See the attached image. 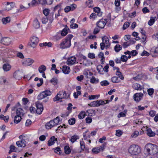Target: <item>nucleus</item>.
Here are the masks:
<instances>
[{
    "instance_id": "nucleus-25",
    "label": "nucleus",
    "mask_w": 158,
    "mask_h": 158,
    "mask_svg": "<svg viewBox=\"0 0 158 158\" xmlns=\"http://www.w3.org/2000/svg\"><path fill=\"white\" fill-rule=\"evenodd\" d=\"M33 26L35 28H38L40 27V25L38 19H35L33 21Z\"/></svg>"
},
{
    "instance_id": "nucleus-34",
    "label": "nucleus",
    "mask_w": 158,
    "mask_h": 158,
    "mask_svg": "<svg viewBox=\"0 0 158 158\" xmlns=\"http://www.w3.org/2000/svg\"><path fill=\"white\" fill-rule=\"evenodd\" d=\"M2 21L3 23L6 24L9 23L10 21V17H6L3 18L2 19Z\"/></svg>"
},
{
    "instance_id": "nucleus-30",
    "label": "nucleus",
    "mask_w": 158,
    "mask_h": 158,
    "mask_svg": "<svg viewBox=\"0 0 158 158\" xmlns=\"http://www.w3.org/2000/svg\"><path fill=\"white\" fill-rule=\"evenodd\" d=\"M20 116L15 115L14 117V122L16 124L19 123L21 121L22 118Z\"/></svg>"
},
{
    "instance_id": "nucleus-53",
    "label": "nucleus",
    "mask_w": 158,
    "mask_h": 158,
    "mask_svg": "<svg viewBox=\"0 0 158 158\" xmlns=\"http://www.w3.org/2000/svg\"><path fill=\"white\" fill-rule=\"evenodd\" d=\"M50 10L48 9H45L43 10V13L44 15L47 16L49 14Z\"/></svg>"
},
{
    "instance_id": "nucleus-35",
    "label": "nucleus",
    "mask_w": 158,
    "mask_h": 158,
    "mask_svg": "<svg viewBox=\"0 0 158 158\" xmlns=\"http://www.w3.org/2000/svg\"><path fill=\"white\" fill-rule=\"evenodd\" d=\"M93 1L92 0H88L86 2V6L89 8H91L93 6Z\"/></svg>"
},
{
    "instance_id": "nucleus-52",
    "label": "nucleus",
    "mask_w": 158,
    "mask_h": 158,
    "mask_svg": "<svg viewBox=\"0 0 158 158\" xmlns=\"http://www.w3.org/2000/svg\"><path fill=\"white\" fill-rule=\"evenodd\" d=\"M109 83L106 80H104L100 82L101 85L102 86H105L109 85Z\"/></svg>"
},
{
    "instance_id": "nucleus-27",
    "label": "nucleus",
    "mask_w": 158,
    "mask_h": 158,
    "mask_svg": "<svg viewBox=\"0 0 158 158\" xmlns=\"http://www.w3.org/2000/svg\"><path fill=\"white\" fill-rule=\"evenodd\" d=\"M53 0H38L39 3L41 2L43 4L50 5L52 4Z\"/></svg>"
},
{
    "instance_id": "nucleus-10",
    "label": "nucleus",
    "mask_w": 158,
    "mask_h": 158,
    "mask_svg": "<svg viewBox=\"0 0 158 158\" xmlns=\"http://www.w3.org/2000/svg\"><path fill=\"white\" fill-rule=\"evenodd\" d=\"M143 95L141 93H136L134 95V99L136 102H139L141 100Z\"/></svg>"
},
{
    "instance_id": "nucleus-49",
    "label": "nucleus",
    "mask_w": 158,
    "mask_h": 158,
    "mask_svg": "<svg viewBox=\"0 0 158 158\" xmlns=\"http://www.w3.org/2000/svg\"><path fill=\"white\" fill-rule=\"evenodd\" d=\"M53 149L55 150V153L59 155L60 154L61 150L59 147H57L56 148H53Z\"/></svg>"
},
{
    "instance_id": "nucleus-6",
    "label": "nucleus",
    "mask_w": 158,
    "mask_h": 158,
    "mask_svg": "<svg viewBox=\"0 0 158 158\" xmlns=\"http://www.w3.org/2000/svg\"><path fill=\"white\" fill-rule=\"evenodd\" d=\"M20 106L19 103L18 102L17 105L12 108V110H15L16 109V115L22 117L23 116L24 113L23 110L20 107Z\"/></svg>"
},
{
    "instance_id": "nucleus-9",
    "label": "nucleus",
    "mask_w": 158,
    "mask_h": 158,
    "mask_svg": "<svg viewBox=\"0 0 158 158\" xmlns=\"http://www.w3.org/2000/svg\"><path fill=\"white\" fill-rule=\"evenodd\" d=\"M34 60L31 58H25L22 61V64L23 66H27L31 65L34 62Z\"/></svg>"
},
{
    "instance_id": "nucleus-51",
    "label": "nucleus",
    "mask_w": 158,
    "mask_h": 158,
    "mask_svg": "<svg viewBox=\"0 0 158 158\" xmlns=\"http://www.w3.org/2000/svg\"><path fill=\"white\" fill-rule=\"evenodd\" d=\"M75 119L73 118H72L68 120V122L69 124L72 125L75 123Z\"/></svg>"
},
{
    "instance_id": "nucleus-26",
    "label": "nucleus",
    "mask_w": 158,
    "mask_h": 158,
    "mask_svg": "<svg viewBox=\"0 0 158 158\" xmlns=\"http://www.w3.org/2000/svg\"><path fill=\"white\" fill-rule=\"evenodd\" d=\"M116 75L118 76L119 78L121 80H123L124 77L122 74V73L119 71V69L118 68H116Z\"/></svg>"
},
{
    "instance_id": "nucleus-44",
    "label": "nucleus",
    "mask_w": 158,
    "mask_h": 158,
    "mask_svg": "<svg viewBox=\"0 0 158 158\" xmlns=\"http://www.w3.org/2000/svg\"><path fill=\"white\" fill-rule=\"evenodd\" d=\"M111 81L113 83H117L119 82L120 80L119 79L118 77L114 76L112 78Z\"/></svg>"
},
{
    "instance_id": "nucleus-62",
    "label": "nucleus",
    "mask_w": 158,
    "mask_h": 158,
    "mask_svg": "<svg viewBox=\"0 0 158 158\" xmlns=\"http://www.w3.org/2000/svg\"><path fill=\"white\" fill-rule=\"evenodd\" d=\"M88 57L91 59H94L95 58V54L93 53H89L88 55Z\"/></svg>"
},
{
    "instance_id": "nucleus-33",
    "label": "nucleus",
    "mask_w": 158,
    "mask_h": 158,
    "mask_svg": "<svg viewBox=\"0 0 158 158\" xmlns=\"http://www.w3.org/2000/svg\"><path fill=\"white\" fill-rule=\"evenodd\" d=\"M54 14V12L51 13L47 18L48 20L49 21V23H52L53 20Z\"/></svg>"
},
{
    "instance_id": "nucleus-64",
    "label": "nucleus",
    "mask_w": 158,
    "mask_h": 158,
    "mask_svg": "<svg viewBox=\"0 0 158 158\" xmlns=\"http://www.w3.org/2000/svg\"><path fill=\"white\" fill-rule=\"evenodd\" d=\"M100 31V29L98 28V27H96L94 29L93 33L95 35L96 34L99 32Z\"/></svg>"
},
{
    "instance_id": "nucleus-13",
    "label": "nucleus",
    "mask_w": 158,
    "mask_h": 158,
    "mask_svg": "<svg viewBox=\"0 0 158 158\" xmlns=\"http://www.w3.org/2000/svg\"><path fill=\"white\" fill-rule=\"evenodd\" d=\"M106 23V21L105 19H100L97 23L96 25L100 28H104Z\"/></svg>"
},
{
    "instance_id": "nucleus-29",
    "label": "nucleus",
    "mask_w": 158,
    "mask_h": 158,
    "mask_svg": "<svg viewBox=\"0 0 158 158\" xmlns=\"http://www.w3.org/2000/svg\"><path fill=\"white\" fill-rule=\"evenodd\" d=\"M3 69L5 71H9L11 69V66L9 64H5L3 65Z\"/></svg>"
},
{
    "instance_id": "nucleus-11",
    "label": "nucleus",
    "mask_w": 158,
    "mask_h": 158,
    "mask_svg": "<svg viewBox=\"0 0 158 158\" xmlns=\"http://www.w3.org/2000/svg\"><path fill=\"white\" fill-rule=\"evenodd\" d=\"M36 113L39 114H40L42 113V112L43 110V107L42 104L40 103H36Z\"/></svg>"
},
{
    "instance_id": "nucleus-28",
    "label": "nucleus",
    "mask_w": 158,
    "mask_h": 158,
    "mask_svg": "<svg viewBox=\"0 0 158 158\" xmlns=\"http://www.w3.org/2000/svg\"><path fill=\"white\" fill-rule=\"evenodd\" d=\"M97 69L98 72L100 74H104V69L102 66L100 65L97 66Z\"/></svg>"
},
{
    "instance_id": "nucleus-61",
    "label": "nucleus",
    "mask_w": 158,
    "mask_h": 158,
    "mask_svg": "<svg viewBox=\"0 0 158 158\" xmlns=\"http://www.w3.org/2000/svg\"><path fill=\"white\" fill-rule=\"evenodd\" d=\"M130 45V44L129 43V42L128 41H127L125 42H124L123 44V48H125L127 47L128 46H129Z\"/></svg>"
},
{
    "instance_id": "nucleus-3",
    "label": "nucleus",
    "mask_w": 158,
    "mask_h": 158,
    "mask_svg": "<svg viewBox=\"0 0 158 158\" xmlns=\"http://www.w3.org/2000/svg\"><path fill=\"white\" fill-rule=\"evenodd\" d=\"M128 152L132 157L136 158L140 153L141 149L138 146L132 145L130 146Z\"/></svg>"
},
{
    "instance_id": "nucleus-58",
    "label": "nucleus",
    "mask_w": 158,
    "mask_h": 158,
    "mask_svg": "<svg viewBox=\"0 0 158 158\" xmlns=\"http://www.w3.org/2000/svg\"><path fill=\"white\" fill-rule=\"evenodd\" d=\"M123 132L120 130H118L116 131V135L118 136L119 137L122 135Z\"/></svg>"
},
{
    "instance_id": "nucleus-7",
    "label": "nucleus",
    "mask_w": 158,
    "mask_h": 158,
    "mask_svg": "<svg viewBox=\"0 0 158 158\" xmlns=\"http://www.w3.org/2000/svg\"><path fill=\"white\" fill-rule=\"evenodd\" d=\"M51 94V92L49 90H46L40 93L37 96V98L39 100H41Z\"/></svg>"
},
{
    "instance_id": "nucleus-42",
    "label": "nucleus",
    "mask_w": 158,
    "mask_h": 158,
    "mask_svg": "<svg viewBox=\"0 0 158 158\" xmlns=\"http://www.w3.org/2000/svg\"><path fill=\"white\" fill-rule=\"evenodd\" d=\"M21 73L19 72H15L14 74V77L16 79L19 80L22 77V76H20Z\"/></svg>"
},
{
    "instance_id": "nucleus-39",
    "label": "nucleus",
    "mask_w": 158,
    "mask_h": 158,
    "mask_svg": "<svg viewBox=\"0 0 158 158\" xmlns=\"http://www.w3.org/2000/svg\"><path fill=\"white\" fill-rule=\"evenodd\" d=\"M68 30H69V29L68 27H66L65 28L63 29L61 31V35L64 36L66 35L68 33Z\"/></svg>"
},
{
    "instance_id": "nucleus-57",
    "label": "nucleus",
    "mask_w": 158,
    "mask_h": 158,
    "mask_svg": "<svg viewBox=\"0 0 158 158\" xmlns=\"http://www.w3.org/2000/svg\"><path fill=\"white\" fill-rule=\"evenodd\" d=\"M97 15L95 13H93L90 15L89 18L91 19H94L97 17Z\"/></svg>"
},
{
    "instance_id": "nucleus-54",
    "label": "nucleus",
    "mask_w": 158,
    "mask_h": 158,
    "mask_svg": "<svg viewBox=\"0 0 158 158\" xmlns=\"http://www.w3.org/2000/svg\"><path fill=\"white\" fill-rule=\"evenodd\" d=\"M121 60L122 61L125 62L127 61L128 60L127 57L125 55H123L121 57Z\"/></svg>"
},
{
    "instance_id": "nucleus-19",
    "label": "nucleus",
    "mask_w": 158,
    "mask_h": 158,
    "mask_svg": "<svg viewBox=\"0 0 158 158\" xmlns=\"http://www.w3.org/2000/svg\"><path fill=\"white\" fill-rule=\"evenodd\" d=\"M63 72L65 74H69L70 71V69L68 66L65 65L63 66L62 67Z\"/></svg>"
},
{
    "instance_id": "nucleus-38",
    "label": "nucleus",
    "mask_w": 158,
    "mask_h": 158,
    "mask_svg": "<svg viewBox=\"0 0 158 158\" xmlns=\"http://www.w3.org/2000/svg\"><path fill=\"white\" fill-rule=\"evenodd\" d=\"M27 8L24 6L22 5H20L19 6V8L17 9L16 12H19L23 11L27 9Z\"/></svg>"
},
{
    "instance_id": "nucleus-56",
    "label": "nucleus",
    "mask_w": 158,
    "mask_h": 158,
    "mask_svg": "<svg viewBox=\"0 0 158 158\" xmlns=\"http://www.w3.org/2000/svg\"><path fill=\"white\" fill-rule=\"evenodd\" d=\"M139 135V132L138 131H135L131 135V136L134 138L136 137Z\"/></svg>"
},
{
    "instance_id": "nucleus-16",
    "label": "nucleus",
    "mask_w": 158,
    "mask_h": 158,
    "mask_svg": "<svg viewBox=\"0 0 158 158\" xmlns=\"http://www.w3.org/2000/svg\"><path fill=\"white\" fill-rule=\"evenodd\" d=\"M15 4L13 2H6L5 10L6 11H9L11 10L14 6Z\"/></svg>"
},
{
    "instance_id": "nucleus-8",
    "label": "nucleus",
    "mask_w": 158,
    "mask_h": 158,
    "mask_svg": "<svg viewBox=\"0 0 158 158\" xmlns=\"http://www.w3.org/2000/svg\"><path fill=\"white\" fill-rule=\"evenodd\" d=\"M30 46L33 48H35L39 42L38 38L35 36H32L30 39Z\"/></svg>"
},
{
    "instance_id": "nucleus-22",
    "label": "nucleus",
    "mask_w": 158,
    "mask_h": 158,
    "mask_svg": "<svg viewBox=\"0 0 158 158\" xmlns=\"http://www.w3.org/2000/svg\"><path fill=\"white\" fill-rule=\"evenodd\" d=\"M147 134L149 137H153L155 135V133L150 128H147Z\"/></svg>"
},
{
    "instance_id": "nucleus-63",
    "label": "nucleus",
    "mask_w": 158,
    "mask_h": 158,
    "mask_svg": "<svg viewBox=\"0 0 158 158\" xmlns=\"http://www.w3.org/2000/svg\"><path fill=\"white\" fill-rule=\"evenodd\" d=\"M86 122L87 123H91L92 120L91 117H87L85 118Z\"/></svg>"
},
{
    "instance_id": "nucleus-20",
    "label": "nucleus",
    "mask_w": 158,
    "mask_h": 158,
    "mask_svg": "<svg viewBox=\"0 0 158 158\" xmlns=\"http://www.w3.org/2000/svg\"><path fill=\"white\" fill-rule=\"evenodd\" d=\"M56 140H57V139L54 136L52 137L48 142V145L50 146L53 145L55 143V141Z\"/></svg>"
},
{
    "instance_id": "nucleus-37",
    "label": "nucleus",
    "mask_w": 158,
    "mask_h": 158,
    "mask_svg": "<svg viewBox=\"0 0 158 158\" xmlns=\"http://www.w3.org/2000/svg\"><path fill=\"white\" fill-rule=\"evenodd\" d=\"M65 153L67 155L69 154L71 152V150L68 146H65L64 147Z\"/></svg>"
},
{
    "instance_id": "nucleus-17",
    "label": "nucleus",
    "mask_w": 158,
    "mask_h": 158,
    "mask_svg": "<svg viewBox=\"0 0 158 158\" xmlns=\"http://www.w3.org/2000/svg\"><path fill=\"white\" fill-rule=\"evenodd\" d=\"M55 126L53 121L52 120L47 123L45 125V127L47 129H50Z\"/></svg>"
},
{
    "instance_id": "nucleus-45",
    "label": "nucleus",
    "mask_w": 158,
    "mask_h": 158,
    "mask_svg": "<svg viewBox=\"0 0 158 158\" xmlns=\"http://www.w3.org/2000/svg\"><path fill=\"white\" fill-rule=\"evenodd\" d=\"M79 138L78 136L74 135L71 137L70 140L71 142L73 143L75 142L77 139H79Z\"/></svg>"
},
{
    "instance_id": "nucleus-2",
    "label": "nucleus",
    "mask_w": 158,
    "mask_h": 158,
    "mask_svg": "<svg viewBox=\"0 0 158 158\" xmlns=\"http://www.w3.org/2000/svg\"><path fill=\"white\" fill-rule=\"evenodd\" d=\"M73 37V35H68L59 44L60 48L64 49L69 48L71 45V40Z\"/></svg>"
},
{
    "instance_id": "nucleus-24",
    "label": "nucleus",
    "mask_w": 158,
    "mask_h": 158,
    "mask_svg": "<svg viewBox=\"0 0 158 158\" xmlns=\"http://www.w3.org/2000/svg\"><path fill=\"white\" fill-rule=\"evenodd\" d=\"M132 87L135 90H141L142 88V86L140 85L137 83L134 84L132 85Z\"/></svg>"
},
{
    "instance_id": "nucleus-55",
    "label": "nucleus",
    "mask_w": 158,
    "mask_h": 158,
    "mask_svg": "<svg viewBox=\"0 0 158 158\" xmlns=\"http://www.w3.org/2000/svg\"><path fill=\"white\" fill-rule=\"evenodd\" d=\"M130 23L128 22H125L123 24V30H125L129 26Z\"/></svg>"
},
{
    "instance_id": "nucleus-48",
    "label": "nucleus",
    "mask_w": 158,
    "mask_h": 158,
    "mask_svg": "<svg viewBox=\"0 0 158 158\" xmlns=\"http://www.w3.org/2000/svg\"><path fill=\"white\" fill-rule=\"evenodd\" d=\"M155 18H156V17H151L148 23V24L149 26H152L154 24L155 21Z\"/></svg>"
},
{
    "instance_id": "nucleus-1",
    "label": "nucleus",
    "mask_w": 158,
    "mask_h": 158,
    "mask_svg": "<svg viewBox=\"0 0 158 158\" xmlns=\"http://www.w3.org/2000/svg\"><path fill=\"white\" fill-rule=\"evenodd\" d=\"M144 150L147 152L148 154L152 155L156 154L158 152L157 146L150 143L146 145Z\"/></svg>"
},
{
    "instance_id": "nucleus-31",
    "label": "nucleus",
    "mask_w": 158,
    "mask_h": 158,
    "mask_svg": "<svg viewBox=\"0 0 158 158\" xmlns=\"http://www.w3.org/2000/svg\"><path fill=\"white\" fill-rule=\"evenodd\" d=\"M50 82L53 85H56L58 83V80L56 77H53L50 81Z\"/></svg>"
},
{
    "instance_id": "nucleus-59",
    "label": "nucleus",
    "mask_w": 158,
    "mask_h": 158,
    "mask_svg": "<svg viewBox=\"0 0 158 158\" xmlns=\"http://www.w3.org/2000/svg\"><path fill=\"white\" fill-rule=\"evenodd\" d=\"M99 95H91L89 96V100H92L94 99L97 97L98 98Z\"/></svg>"
},
{
    "instance_id": "nucleus-15",
    "label": "nucleus",
    "mask_w": 158,
    "mask_h": 158,
    "mask_svg": "<svg viewBox=\"0 0 158 158\" xmlns=\"http://www.w3.org/2000/svg\"><path fill=\"white\" fill-rule=\"evenodd\" d=\"M25 139H22L20 141H17L16 144L19 147H24L26 145V142L25 140Z\"/></svg>"
},
{
    "instance_id": "nucleus-43",
    "label": "nucleus",
    "mask_w": 158,
    "mask_h": 158,
    "mask_svg": "<svg viewBox=\"0 0 158 158\" xmlns=\"http://www.w3.org/2000/svg\"><path fill=\"white\" fill-rule=\"evenodd\" d=\"M85 116V111H81L78 115V118L80 119H83Z\"/></svg>"
},
{
    "instance_id": "nucleus-12",
    "label": "nucleus",
    "mask_w": 158,
    "mask_h": 158,
    "mask_svg": "<svg viewBox=\"0 0 158 158\" xmlns=\"http://www.w3.org/2000/svg\"><path fill=\"white\" fill-rule=\"evenodd\" d=\"M76 62V58L74 56L69 57L67 61V64L69 65H72L74 64Z\"/></svg>"
},
{
    "instance_id": "nucleus-5",
    "label": "nucleus",
    "mask_w": 158,
    "mask_h": 158,
    "mask_svg": "<svg viewBox=\"0 0 158 158\" xmlns=\"http://www.w3.org/2000/svg\"><path fill=\"white\" fill-rule=\"evenodd\" d=\"M109 102L108 100H97L91 102L88 105L90 106L95 107H98L101 105H104L106 103H108Z\"/></svg>"
},
{
    "instance_id": "nucleus-4",
    "label": "nucleus",
    "mask_w": 158,
    "mask_h": 158,
    "mask_svg": "<svg viewBox=\"0 0 158 158\" xmlns=\"http://www.w3.org/2000/svg\"><path fill=\"white\" fill-rule=\"evenodd\" d=\"M69 97V95H67L65 91H61L59 92L56 97L54 98L53 100L54 101H59L63 98H68Z\"/></svg>"
},
{
    "instance_id": "nucleus-36",
    "label": "nucleus",
    "mask_w": 158,
    "mask_h": 158,
    "mask_svg": "<svg viewBox=\"0 0 158 158\" xmlns=\"http://www.w3.org/2000/svg\"><path fill=\"white\" fill-rule=\"evenodd\" d=\"M90 82L93 84H96L98 82L99 80L96 79L95 77L92 76L90 79Z\"/></svg>"
},
{
    "instance_id": "nucleus-32",
    "label": "nucleus",
    "mask_w": 158,
    "mask_h": 158,
    "mask_svg": "<svg viewBox=\"0 0 158 158\" xmlns=\"http://www.w3.org/2000/svg\"><path fill=\"white\" fill-rule=\"evenodd\" d=\"M46 69V67L44 65H40L38 68V70L40 73L44 72Z\"/></svg>"
},
{
    "instance_id": "nucleus-47",
    "label": "nucleus",
    "mask_w": 158,
    "mask_h": 158,
    "mask_svg": "<svg viewBox=\"0 0 158 158\" xmlns=\"http://www.w3.org/2000/svg\"><path fill=\"white\" fill-rule=\"evenodd\" d=\"M8 82L7 81L6 79L4 77H0V84H3L7 83Z\"/></svg>"
},
{
    "instance_id": "nucleus-21",
    "label": "nucleus",
    "mask_w": 158,
    "mask_h": 158,
    "mask_svg": "<svg viewBox=\"0 0 158 158\" xmlns=\"http://www.w3.org/2000/svg\"><path fill=\"white\" fill-rule=\"evenodd\" d=\"M63 10L62 8L61 5L60 4H59L54 7L53 9V12H55L56 11L58 12H61Z\"/></svg>"
},
{
    "instance_id": "nucleus-14",
    "label": "nucleus",
    "mask_w": 158,
    "mask_h": 158,
    "mask_svg": "<svg viewBox=\"0 0 158 158\" xmlns=\"http://www.w3.org/2000/svg\"><path fill=\"white\" fill-rule=\"evenodd\" d=\"M11 42V40L9 38L4 37L1 40L0 43L5 45H8L10 44Z\"/></svg>"
},
{
    "instance_id": "nucleus-40",
    "label": "nucleus",
    "mask_w": 158,
    "mask_h": 158,
    "mask_svg": "<svg viewBox=\"0 0 158 158\" xmlns=\"http://www.w3.org/2000/svg\"><path fill=\"white\" fill-rule=\"evenodd\" d=\"M9 118V117L8 116H4L3 114H1L0 116V119L4 120L6 123L8 122Z\"/></svg>"
},
{
    "instance_id": "nucleus-46",
    "label": "nucleus",
    "mask_w": 158,
    "mask_h": 158,
    "mask_svg": "<svg viewBox=\"0 0 158 158\" xmlns=\"http://www.w3.org/2000/svg\"><path fill=\"white\" fill-rule=\"evenodd\" d=\"M122 49V47L119 44H116L114 47V49L117 52H119Z\"/></svg>"
},
{
    "instance_id": "nucleus-50",
    "label": "nucleus",
    "mask_w": 158,
    "mask_h": 158,
    "mask_svg": "<svg viewBox=\"0 0 158 158\" xmlns=\"http://www.w3.org/2000/svg\"><path fill=\"white\" fill-rule=\"evenodd\" d=\"M80 142L81 148L82 150H84L85 148V145L83 140V139H81L80 140Z\"/></svg>"
},
{
    "instance_id": "nucleus-18",
    "label": "nucleus",
    "mask_w": 158,
    "mask_h": 158,
    "mask_svg": "<svg viewBox=\"0 0 158 158\" xmlns=\"http://www.w3.org/2000/svg\"><path fill=\"white\" fill-rule=\"evenodd\" d=\"M102 42L106 44V48H107L110 45L108 38L106 36H105L102 37Z\"/></svg>"
},
{
    "instance_id": "nucleus-60",
    "label": "nucleus",
    "mask_w": 158,
    "mask_h": 158,
    "mask_svg": "<svg viewBox=\"0 0 158 158\" xmlns=\"http://www.w3.org/2000/svg\"><path fill=\"white\" fill-rule=\"evenodd\" d=\"M48 21V19L46 16L43 17L42 19V22L43 24L46 23Z\"/></svg>"
},
{
    "instance_id": "nucleus-41",
    "label": "nucleus",
    "mask_w": 158,
    "mask_h": 158,
    "mask_svg": "<svg viewBox=\"0 0 158 158\" xmlns=\"http://www.w3.org/2000/svg\"><path fill=\"white\" fill-rule=\"evenodd\" d=\"M52 120L53 121L55 126L57 125L58 124H59L60 122V118L58 117H57L56 118Z\"/></svg>"
},
{
    "instance_id": "nucleus-23",
    "label": "nucleus",
    "mask_w": 158,
    "mask_h": 158,
    "mask_svg": "<svg viewBox=\"0 0 158 158\" xmlns=\"http://www.w3.org/2000/svg\"><path fill=\"white\" fill-rule=\"evenodd\" d=\"M94 11L97 13V15L99 16H101L102 15V13L101 11L100 8L98 7H96L93 8Z\"/></svg>"
}]
</instances>
